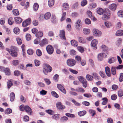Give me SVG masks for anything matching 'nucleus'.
<instances>
[{
  "instance_id": "nucleus-49",
  "label": "nucleus",
  "mask_w": 123,
  "mask_h": 123,
  "mask_svg": "<svg viewBox=\"0 0 123 123\" xmlns=\"http://www.w3.org/2000/svg\"><path fill=\"white\" fill-rule=\"evenodd\" d=\"M117 15L120 17H123V11H119L117 12Z\"/></svg>"
},
{
  "instance_id": "nucleus-24",
  "label": "nucleus",
  "mask_w": 123,
  "mask_h": 123,
  "mask_svg": "<svg viewBox=\"0 0 123 123\" xmlns=\"http://www.w3.org/2000/svg\"><path fill=\"white\" fill-rule=\"evenodd\" d=\"M43 35V33L41 31H39L36 34V36L38 37V38H39V37H42Z\"/></svg>"
},
{
  "instance_id": "nucleus-13",
  "label": "nucleus",
  "mask_w": 123,
  "mask_h": 123,
  "mask_svg": "<svg viewBox=\"0 0 123 123\" xmlns=\"http://www.w3.org/2000/svg\"><path fill=\"white\" fill-rule=\"evenodd\" d=\"M117 5L115 4H112L109 5V8L112 11H115L116 9Z\"/></svg>"
},
{
  "instance_id": "nucleus-31",
  "label": "nucleus",
  "mask_w": 123,
  "mask_h": 123,
  "mask_svg": "<svg viewBox=\"0 0 123 123\" xmlns=\"http://www.w3.org/2000/svg\"><path fill=\"white\" fill-rule=\"evenodd\" d=\"M116 68L112 67L111 68L112 74L113 75H115L116 74Z\"/></svg>"
},
{
  "instance_id": "nucleus-42",
  "label": "nucleus",
  "mask_w": 123,
  "mask_h": 123,
  "mask_svg": "<svg viewBox=\"0 0 123 123\" xmlns=\"http://www.w3.org/2000/svg\"><path fill=\"white\" fill-rule=\"evenodd\" d=\"M101 48L104 51H108L109 50V49L108 47L104 45H102L101 46Z\"/></svg>"
},
{
  "instance_id": "nucleus-7",
  "label": "nucleus",
  "mask_w": 123,
  "mask_h": 123,
  "mask_svg": "<svg viewBox=\"0 0 123 123\" xmlns=\"http://www.w3.org/2000/svg\"><path fill=\"white\" fill-rule=\"evenodd\" d=\"M75 25L76 28L77 29H79L81 28L82 26V23L80 19H78L76 22Z\"/></svg>"
},
{
  "instance_id": "nucleus-48",
  "label": "nucleus",
  "mask_w": 123,
  "mask_h": 123,
  "mask_svg": "<svg viewBox=\"0 0 123 123\" xmlns=\"http://www.w3.org/2000/svg\"><path fill=\"white\" fill-rule=\"evenodd\" d=\"M81 83L82 84L83 86L84 87L86 88L87 86V83L86 79L84 80L83 82H82Z\"/></svg>"
},
{
  "instance_id": "nucleus-47",
  "label": "nucleus",
  "mask_w": 123,
  "mask_h": 123,
  "mask_svg": "<svg viewBox=\"0 0 123 123\" xmlns=\"http://www.w3.org/2000/svg\"><path fill=\"white\" fill-rule=\"evenodd\" d=\"M12 63V64L13 65L16 66L19 64V61L18 60H15L13 61Z\"/></svg>"
},
{
  "instance_id": "nucleus-12",
  "label": "nucleus",
  "mask_w": 123,
  "mask_h": 123,
  "mask_svg": "<svg viewBox=\"0 0 123 123\" xmlns=\"http://www.w3.org/2000/svg\"><path fill=\"white\" fill-rule=\"evenodd\" d=\"M48 43L47 40L46 38H45L40 42V45L41 46H43L44 45L48 44Z\"/></svg>"
},
{
  "instance_id": "nucleus-1",
  "label": "nucleus",
  "mask_w": 123,
  "mask_h": 123,
  "mask_svg": "<svg viewBox=\"0 0 123 123\" xmlns=\"http://www.w3.org/2000/svg\"><path fill=\"white\" fill-rule=\"evenodd\" d=\"M17 48H16L13 46H11V51L10 53L11 55L13 57H15L17 56Z\"/></svg>"
},
{
  "instance_id": "nucleus-60",
  "label": "nucleus",
  "mask_w": 123,
  "mask_h": 123,
  "mask_svg": "<svg viewBox=\"0 0 123 123\" xmlns=\"http://www.w3.org/2000/svg\"><path fill=\"white\" fill-rule=\"evenodd\" d=\"M72 102L73 103L74 105L77 106H79L80 105V104L76 101L74 99H73L72 100Z\"/></svg>"
},
{
  "instance_id": "nucleus-14",
  "label": "nucleus",
  "mask_w": 123,
  "mask_h": 123,
  "mask_svg": "<svg viewBox=\"0 0 123 123\" xmlns=\"http://www.w3.org/2000/svg\"><path fill=\"white\" fill-rule=\"evenodd\" d=\"M56 106L57 108L59 110L64 109L65 107V106L61 105V103L60 102H58L56 104Z\"/></svg>"
},
{
  "instance_id": "nucleus-54",
  "label": "nucleus",
  "mask_w": 123,
  "mask_h": 123,
  "mask_svg": "<svg viewBox=\"0 0 123 123\" xmlns=\"http://www.w3.org/2000/svg\"><path fill=\"white\" fill-rule=\"evenodd\" d=\"M19 31V29L18 27H15L13 31L16 34H18V33Z\"/></svg>"
},
{
  "instance_id": "nucleus-61",
  "label": "nucleus",
  "mask_w": 123,
  "mask_h": 123,
  "mask_svg": "<svg viewBox=\"0 0 123 123\" xmlns=\"http://www.w3.org/2000/svg\"><path fill=\"white\" fill-rule=\"evenodd\" d=\"M13 85L12 82L10 81H8L7 82V86L8 89Z\"/></svg>"
},
{
  "instance_id": "nucleus-40",
  "label": "nucleus",
  "mask_w": 123,
  "mask_h": 123,
  "mask_svg": "<svg viewBox=\"0 0 123 123\" xmlns=\"http://www.w3.org/2000/svg\"><path fill=\"white\" fill-rule=\"evenodd\" d=\"M54 0H49L48 5L50 7L53 6L54 4Z\"/></svg>"
},
{
  "instance_id": "nucleus-46",
  "label": "nucleus",
  "mask_w": 123,
  "mask_h": 123,
  "mask_svg": "<svg viewBox=\"0 0 123 123\" xmlns=\"http://www.w3.org/2000/svg\"><path fill=\"white\" fill-rule=\"evenodd\" d=\"M8 23L10 25H12L14 23V21L12 18H9L8 20Z\"/></svg>"
},
{
  "instance_id": "nucleus-6",
  "label": "nucleus",
  "mask_w": 123,
  "mask_h": 123,
  "mask_svg": "<svg viewBox=\"0 0 123 123\" xmlns=\"http://www.w3.org/2000/svg\"><path fill=\"white\" fill-rule=\"evenodd\" d=\"M31 22V19L30 18H28L24 21L22 24L23 27H25L30 24Z\"/></svg>"
},
{
  "instance_id": "nucleus-56",
  "label": "nucleus",
  "mask_w": 123,
  "mask_h": 123,
  "mask_svg": "<svg viewBox=\"0 0 123 123\" xmlns=\"http://www.w3.org/2000/svg\"><path fill=\"white\" fill-rule=\"evenodd\" d=\"M46 68H45L44 67L43 69V72L45 75H47L48 72H49V71H48V70H47L46 69Z\"/></svg>"
},
{
  "instance_id": "nucleus-10",
  "label": "nucleus",
  "mask_w": 123,
  "mask_h": 123,
  "mask_svg": "<svg viewBox=\"0 0 123 123\" xmlns=\"http://www.w3.org/2000/svg\"><path fill=\"white\" fill-rule=\"evenodd\" d=\"M57 86L58 89L61 91L63 93L66 94V91L65 89L63 86L61 84H58Z\"/></svg>"
},
{
  "instance_id": "nucleus-51",
  "label": "nucleus",
  "mask_w": 123,
  "mask_h": 123,
  "mask_svg": "<svg viewBox=\"0 0 123 123\" xmlns=\"http://www.w3.org/2000/svg\"><path fill=\"white\" fill-rule=\"evenodd\" d=\"M46 112L50 115H52L54 113V111L51 110H48L46 111Z\"/></svg>"
},
{
  "instance_id": "nucleus-38",
  "label": "nucleus",
  "mask_w": 123,
  "mask_h": 123,
  "mask_svg": "<svg viewBox=\"0 0 123 123\" xmlns=\"http://www.w3.org/2000/svg\"><path fill=\"white\" fill-rule=\"evenodd\" d=\"M76 91L78 92H85V90L82 88L79 87L76 89Z\"/></svg>"
},
{
  "instance_id": "nucleus-25",
  "label": "nucleus",
  "mask_w": 123,
  "mask_h": 123,
  "mask_svg": "<svg viewBox=\"0 0 123 123\" xmlns=\"http://www.w3.org/2000/svg\"><path fill=\"white\" fill-rule=\"evenodd\" d=\"M86 78L89 81H91L93 79V77L89 74L86 75Z\"/></svg>"
},
{
  "instance_id": "nucleus-2",
  "label": "nucleus",
  "mask_w": 123,
  "mask_h": 123,
  "mask_svg": "<svg viewBox=\"0 0 123 123\" xmlns=\"http://www.w3.org/2000/svg\"><path fill=\"white\" fill-rule=\"evenodd\" d=\"M47 51L48 53L49 54H52L54 51L53 47L50 45H48L46 48Z\"/></svg>"
},
{
  "instance_id": "nucleus-15",
  "label": "nucleus",
  "mask_w": 123,
  "mask_h": 123,
  "mask_svg": "<svg viewBox=\"0 0 123 123\" xmlns=\"http://www.w3.org/2000/svg\"><path fill=\"white\" fill-rule=\"evenodd\" d=\"M105 71L107 76L108 77H110L111 76L110 69L108 67H105Z\"/></svg>"
},
{
  "instance_id": "nucleus-53",
  "label": "nucleus",
  "mask_w": 123,
  "mask_h": 123,
  "mask_svg": "<svg viewBox=\"0 0 123 123\" xmlns=\"http://www.w3.org/2000/svg\"><path fill=\"white\" fill-rule=\"evenodd\" d=\"M36 54L37 55L39 56H40L42 55V52L39 49H37L36 50Z\"/></svg>"
},
{
  "instance_id": "nucleus-11",
  "label": "nucleus",
  "mask_w": 123,
  "mask_h": 123,
  "mask_svg": "<svg viewBox=\"0 0 123 123\" xmlns=\"http://www.w3.org/2000/svg\"><path fill=\"white\" fill-rule=\"evenodd\" d=\"M59 36L62 39L65 40L66 38L65 37V31L63 30H60Z\"/></svg>"
},
{
  "instance_id": "nucleus-8",
  "label": "nucleus",
  "mask_w": 123,
  "mask_h": 123,
  "mask_svg": "<svg viewBox=\"0 0 123 123\" xmlns=\"http://www.w3.org/2000/svg\"><path fill=\"white\" fill-rule=\"evenodd\" d=\"M98 42L97 40L94 39L93 40L92 42L91 45L93 47V49L95 50L97 49L96 45L98 44Z\"/></svg>"
},
{
  "instance_id": "nucleus-4",
  "label": "nucleus",
  "mask_w": 123,
  "mask_h": 123,
  "mask_svg": "<svg viewBox=\"0 0 123 123\" xmlns=\"http://www.w3.org/2000/svg\"><path fill=\"white\" fill-rule=\"evenodd\" d=\"M110 13L109 12L107 13L105 12L104 13L102 19L103 20H106L108 19L110 17Z\"/></svg>"
},
{
  "instance_id": "nucleus-43",
  "label": "nucleus",
  "mask_w": 123,
  "mask_h": 123,
  "mask_svg": "<svg viewBox=\"0 0 123 123\" xmlns=\"http://www.w3.org/2000/svg\"><path fill=\"white\" fill-rule=\"evenodd\" d=\"M66 116L68 117L71 118H74L75 117V115L73 114H70L68 113H66L65 114Z\"/></svg>"
},
{
  "instance_id": "nucleus-23",
  "label": "nucleus",
  "mask_w": 123,
  "mask_h": 123,
  "mask_svg": "<svg viewBox=\"0 0 123 123\" xmlns=\"http://www.w3.org/2000/svg\"><path fill=\"white\" fill-rule=\"evenodd\" d=\"M4 72L6 74V75H10L11 73L9 69L8 68H6L4 70Z\"/></svg>"
},
{
  "instance_id": "nucleus-41",
  "label": "nucleus",
  "mask_w": 123,
  "mask_h": 123,
  "mask_svg": "<svg viewBox=\"0 0 123 123\" xmlns=\"http://www.w3.org/2000/svg\"><path fill=\"white\" fill-rule=\"evenodd\" d=\"M59 115L58 114L53 115L52 116V118L56 120H58L59 118Z\"/></svg>"
},
{
  "instance_id": "nucleus-34",
  "label": "nucleus",
  "mask_w": 123,
  "mask_h": 123,
  "mask_svg": "<svg viewBox=\"0 0 123 123\" xmlns=\"http://www.w3.org/2000/svg\"><path fill=\"white\" fill-rule=\"evenodd\" d=\"M12 112V110L10 109L7 108L5 111V113L6 114H9Z\"/></svg>"
},
{
  "instance_id": "nucleus-32",
  "label": "nucleus",
  "mask_w": 123,
  "mask_h": 123,
  "mask_svg": "<svg viewBox=\"0 0 123 123\" xmlns=\"http://www.w3.org/2000/svg\"><path fill=\"white\" fill-rule=\"evenodd\" d=\"M98 60L99 61H101L103 59V53H100L99 54L98 56Z\"/></svg>"
},
{
  "instance_id": "nucleus-64",
  "label": "nucleus",
  "mask_w": 123,
  "mask_h": 123,
  "mask_svg": "<svg viewBox=\"0 0 123 123\" xmlns=\"http://www.w3.org/2000/svg\"><path fill=\"white\" fill-rule=\"evenodd\" d=\"M118 94L119 96L121 97L123 96V91L121 90H120L118 92Z\"/></svg>"
},
{
  "instance_id": "nucleus-9",
  "label": "nucleus",
  "mask_w": 123,
  "mask_h": 123,
  "mask_svg": "<svg viewBox=\"0 0 123 123\" xmlns=\"http://www.w3.org/2000/svg\"><path fill=\"white\" fill-rule=\"evenodd\" d=\"M24 109L26 112L29 115L32 113V111L30 107L28 105H26L24 107Z\"/></svg>"
},
{
  "instance_id": "nucleus-50",
  "label": "nucleus",
  "mask_w": 123,
  "mask_h": 123,
  "mask_svg": "<svg viewBox=\"0 0 123 123\" xmlns=\"http://www.w3.org/2000/svg\"><path fill=\"white\" fill-rule=\"evenodd\" d=\"M27 52L28 55H31L33 54L34 52L31 49H29L27 50Z\"/></svg>"
},
{
  "instance_id": "nucleus-17",
  "label": "nucleus",
  "mask_w": 123,
  "mask_h": 123,
  "mask_svg": "<svg viewBox=\"0 0 123 123\" xmlns=\"http://www.w3.org/2000/svg\"><path fill=\"white\" fill-rule=\"evenodd\" d=\"M104 24L105 26L107 28H109L112 26L111 23L108 21L105 22Z\"/></svg>"
},
{
  "instance_id": "nucleus-58",
  "label": "nucleus",
  "mask_w": 123,
  "mask_h": 123,
  "mask_svg": "<svg viewBox=\"0 0 123 123\" xmlns=\"http://www.w3.org/2000/svg\"><path fill=\"white\" fill-rule=\"evenodd\" d=\"M87 3V1L86 0H83L82 1L81 3V5L82 6H84Z\"/></svg>"
},
{
  "instance_id": "nucleus-33",
  "label": "nucleus",
  "mask_w": 123,
  "mask_h": 123,
  "mask_svg": "<svg viewBox=\"0 0 123 123\" xmlns=\"http://www.w3.org/2000/svg\"><path fill=\"white\" fill-rule=\"evenodd\" d=\"M84 33L85 35H87L90 33V31L89 29L84 28L83 30Z\"/></svg>"
},
{
  "instance_id": "nucleus-36",
  "label": "nucleus",
  "mask_w": 123,
  "mask_h": 123,
  "mask_svg": "<svg viewBox=\"0 0 123 123\" xmlns=\"http://www.w3.org/2000/svg\"><path fill=\"white\" fill-rule=\"evenodd\" d=\"M39 5L37 3H34L33 6V8L35 11L37 10L38 8Z\"/></svg>"
},
{
  "instance_id": "nucleus-21",
  "label": "nucleus",
  "mask_w": 123,
  "mask_h": 123,
  "mask_svg": "<svg viewBox=\"0 0 123 123\" xmlns=\"http://www.w3.org/2000/svg\"><path fill=\"white\" fill-rule=\"evenodd\" d=\"M51 16V14L49 12L46 13L44 16V18L47 20L49 19Z\"/></svg>"
},
{
  "instance_id": "nucleus-19",
  "label": "nucleus",
  "mask_w": 123,
  "mask_h": 123,
  "mask_svg": "<svg viewBox=\"0 0 123 123\" xmlns=\"http://www.w3.org/2000/svg\"><path fill=\"white\" fill-rule=\"evenodd\" d=\"M66 13L65 12H64L62 10V16L60 19V20L61 21H62L65 20L66 18Z\"/></svg>"
},
{
  "instance_id": "nucleus-59",
  "label": "nucleus",
  "mask_w": 123,
  "mask_h": 123,
  "mask_svg": "<svg viewBox=\"0 0 123 123\" xmlns=\"http://www.w3.org/2000/svg\"><path fill=\"white\" fill-rule=\"evenodd\" d=\"M78 79L79 81L81 82H83L85 79H84L83 77L82 76H79L78 78Z\"/></svg>"
},
{
  "instance_id": "nucleus-52",
  "label": "nucleus",
  "mask_w": 123,
  "mask_h": 123,
  "mask_svg": "<svg viewBox=\"0 0 123 123\" xmlns=\"http://www.w3.org/2000/svg\"><path fill=\"white\" fill-rule=\"evenodd\" d=\"M16 41L18 44V45H21L22 43V41L21 39L19 38H17L16 39Z\"/></svg>"
},
{
  "instance_id": "nucleus-20",
  "label": "nucleus",
  "mask_w": 123,
  "mask_h": 123,
  "mask_svg": "<svg viewBox=\"0 0 123 123\" xmlns=\"http://www.w3.org/2000/svg\"><path fill=\"white\" fill-rule=\"evenodd\" d=\"M116 35L117 36H121L123 35V30H119L117 31L116 33Z\"/></svg>"
},
{
  "instance_id": "nucleus-18",
  "label": "nucleus",
  "mask_w": 123,
  "mask_h": 123,
  "mask_svg": "<svg viewBox=\"0 0 123 123\" xmlns=\"http://www.w3.org/2000/svg\"><path fill=\"white\" fill-rule=\"evenodd\" d=\"M63 9L65 10H68L69 8V5L67 3H64L62 4Z\"/></svg>"
},
{
  "instance_id": "nucleus-30",
  "label": "nucleus",
  "mask_w": 123,
  "mask_h": 123,
  "mask_svg": "<svg viewBox=\"0 0 123 123\" xmlns=\"http://www.w3.org/2000/svg\"><path fill=\"white\" fill-rule=\"evenodd\" d=\"M79 41L80 43H86V40L81 37H80L79 38Z\"/></svg>"
},
{
  "instance_id": "nucleus-27",
  "label": "nucleus",
  "mask_w": 123,
  "mask_h": 123,
  "mask_svg": "<svg viewBox=\"0 0 123 123\" xmlns=\"http://www.w3.org/2000/svg\"><path fill=\"white\" fill-rule=\"evenodd\" d=\"M116 60L115 58L112 57L109 59L108 61V63L110 64L114 63L115 62Z\"/></svg>"
},
{
  "instance_id": "nucleus-57",
  "label": "nucleus",
  "mask_w": 123,
  "mask_h": 123,
  "mask_svg": "<svg viewBox=\"0 0 123 123\" xmlns=\"http://www.w3.org/2000/svg\"><path fill=\"white\" fill-rule=\"evenodd\" d=\"M90 113L92 115V116L93 117L94 116L95 114V111L92 110H90L89 111Z\"/></svg>"
},
{
  "instance_id": "nucleus-26",
  "label": "nucleus",
  "mask_w": 123,
  "mask_h": 123,
  "mask_svg": "<svg viewBox=\"0 0 123 123\" xmlns=\"http://www.w3.org/2000/svg\"><path fill=\"white\" fill-rule=\"evenodd\" d=\"M97 13L99 15L102 14L104 12L103 9L101 8H97Z\"/></svg>"
},
{
  "instance_id": "nucleus-44",
  "label": "nucleus",
  "mask_w": 123,
  "mask_h": 123,
  "mask_svg": "<svg viewBox=\"0 0 123 123\" xmlns=\"http://www.w3.org/2000/svg\"><path fill=\"white\" fill-rule=\"evenodd\" d=\"M68 118L66 116H64L62 117L60 119V121L61 122H64L68 120Z\"/></svg>"
},
{
  "instance_id": "nucleus-37",
  "label": "nucleus",
  "mask_w": 123,
  "mask_h": 123,
  "mask_svg": "<svg viewBox=\"0 0 123 123\" xmlns=\"http://www.w3.org/2000/svg\"><path fill=\"white\" fill-rule=\"evenodd\" d=\"M86 113V111H84L79 112L78 113L79 115L80 116H82L84 115Z\"/></svg>"
},
{
  "instance_id": "nucleus-28",
  "label": "nucleus",
  "mask_w": 123,
  "mask_h": 123,
  "mask_svg": "<svg viewBox=\"0 0 123 123\" xmlns=\"http://www.w3.org/2000/svg\"><path fill=\"white\" fill-rule=\"evenodd\" d=\"M71 44L74 46H78L77 42V41L74 40H71Z\"/></svg>"
},
{
  "instance_id": "nucleus-16",
  "label": "nucleus",
  "mask_w": 123,
  "mask_h": 123,
  "mask_svg": "<svg viewBox=\"0 0 123 123\" xmlns=\"http://www.w3.org/2000/svg\"><path fill=\"white\" fill-rule=\"evenodd\" d=\"M14 19L15 22L17 24H19L22 21V19L20 17H15Z\"/></svg>"
},
{
  "instance_id": "nucleus-3",
  "label": "nucleus",
  "mask_w": 123,
  "mask_h": 123,
  "mask_svg": "<svg viewBox=\"0 0 123 123\" xmlns=\"http://www.w3.org/2000/svg\"><path fill=\"white\" fill-rule=\"evenodd\" d=\"M67 64L68 66L70 67L74 66L75 64V61L72 59H69L67 61Z\"/></svg>"
},
{
  "instance_id": "nucleus-29",
  "label": "nucleus",
  "mask_w": 123,
  "mask_h": 123,
  "mask_svg": "<svg viewBox=\"0 0 123 123\" xmlns=\"http://www.w3.org/2000/svg\"><path fill=\"white\" fill-rule=\"evenodd\" d=\"M44 67L46 68V69L48 70V71H49V72H50L52 70V67H50L49 65L48 64H45V65Z\"/></svg>"
},
{
  "instance_id": "nucleus-63",
  "label": "nucleus",
  "mask_w": 123,
  "mask_h": 123,
  "mask_svg": "<svg viewBox=\"0 0 123 123\" xmlns=\"http://www.w3.org/2000/svg\"><path fill=\"white\" fill-rule=\"evenodd\" d=\"M119 80L120 82H122L123 81V73H121L120 74Z\"/></svg>"
},
{
  "instance_id": "nucleus-45",
  "label": "nucleus",
  "mask_w": 123,
  "mask_h": 123,
  "mask_svg": "<svg viewBox=\"0 0 123 123\" xmlns=\"http://www.w3.org/2000/svg\"><path fill=\"white\" fill-rule=\"evenodd\" d=\"M102 100H103L102 103V104L103 105H106L108 99L106 98H103Z\"/></svg>"
},
{
  "instance_id": "nucleus-5",
  "label": "nucleus",
  "mask_w": 123,
  "mask_h": 123,
  "mask_svg": "<svg viewBox=\"0 0 123 123\" xmlns=\"http://www.w3.org/2000/svg\"><path fill=\"white\" fill-rule=\"evenodd\" d=\"M93 35L95 36L99 37L101 35V32L97 29H94L93 30Z\"/></svg>"
},
{
  "instance_id": "nucleus-22",
  "label": "nucleus",
  "mask_w": 123,
  "mask_h": 123,
  "mask_svg": "<svg viewBox=\"0 0 123 123\" xmlns=\"http://www.w3.org/2000/svg\"><path fill=\"white\" fill-rule=\"evenodd\" d=\"M10 101H13L15 98L14 93L13 92L11 93L10 95Z\"/></svg>"
},
{
  "instance_id": "nucleus-35",
  "label": "nucleus",
  "mask_w": 123,
  "mask_h": 123,
  "mask_svg": "<svg viewBox=\"0 0 123 123\" xmlns=\"http://www.w3.org/2000/svg\"><path fill=\"white\" fill-rule=\"evenodd\" d=\"M14 15L15 16L19 15V12L17 9H14L12 11Z\"/></svg>"
},
{
  "instance_id": "nucleus-55",
  "label": "nucleus",
  "mask_w": 123,
  "mask_h": 123,
  "mask_svg": "<svg viewBox=\"0 0 123 123\" xmlns=\"http://www.w3.org/2000/svg\"><path fill=\"white\" fill-rule=\"evenodd\" d=\"M35 65L36 66H39L40 64V62L38 60H35L34 61Z\"/></svg>"
},
{
  "instance_id": "nucleus-62",
  "label": "nucleus",
  "mask_w": 123,
  "mask_h": 123,
  "mask_svg": "<svg viewBox=\"0 0 123 123\" xmlns=\"http://www.w3.org/2000/svg\"><path fill=\"white\" fill-rule=\"evenodd\" d=\"M59 75L56 74L53 77V79L55 81H57L58 79Z\"/></svg>"
},
{
  "instance_id": "nucleus-39",
  "label": "nucleus",
  "mask_w": 123,
  "mask_h": 123,
  "mask_svg": "<svg viewBox=\"0 0 123 123\" xmlns=\"http://www.w3.org/2000/svg\"><path fill=\"white\" fill-rule=\"evenodd\" d=\"M20 99L21 101L22 102L25 103L26 101V99L22 95L20 96Z\"/></svg>"
}]
</instances>
